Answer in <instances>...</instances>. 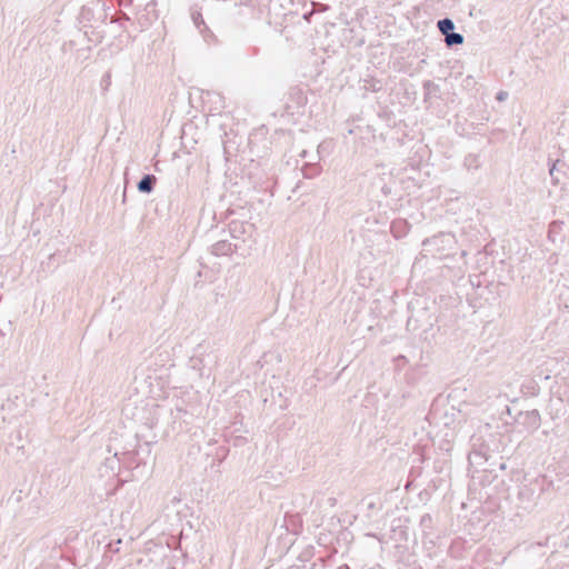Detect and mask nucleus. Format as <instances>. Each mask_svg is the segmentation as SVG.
<instances>
[{
	"label": "nucleus",
	"mask_w": 569,
	"mask_h": 569,
	"mask_svg": "<svg viewBox=\"0 0 569 569\" xmlns=\"http://www.w3.org/2000/svg\"><path fill=\"white\" fill-rule=\"evenodd\" d=\"M153 176H146L138 184V189L142 192H150L152 190V183L154 181Z\"/></svg>",
	"instance_id": "f257e3e1"
},
{
	"label": "nucleus",
	"mask_w": 569,
	"mask_h": 569,
	"mask_svg": "<svg viewBox=\"0 0 569 569\" xmlns=\"http://www.w3.org/2000/svg\"><path fill=\"white\" fill-rule=\"evenodd\" d=\"M453 22L450 19H443L438 22V28L443 34H449L453 29Z\"/></svg>",
	"instance_id": "f03ea898"
},
{
	"label": "nucleus",
	"mask_w": 569,
	"mask_h": 569,
	"mask_svg": "<svg viewBox=\"0 0 569 569\" xmlns=\"http://www.w3.org/2000/svg\"><path fill=\"white\" fill-rule=\"evenodd\" d=\"M462 42H463V37L459 33H449L446 37V43L448 46L461 44Z\"/></svg>",
	"instance_id": "7ed1b4c3"
}]
</instances>
